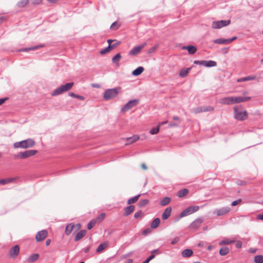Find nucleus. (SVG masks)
Segmentation results:
<instances>
[{
	"instance_id": "nucleus-1",
	"label": "nucleus",
	"mask_w": 263,
	"mask_h": 263,
	"mask_svg": "<svg viewBox=\"0 0 263 263\" xmlns=\"http://www.w3.org/2000/svg\"><path fill=\"white\" fill-rule=\"evenodd\" d=\"M234 118L239 121H243L247 118L248 115L246 110L241 109V106L234 107Z\"/></svg>"
},
{
	"instance_id": "nucleus-2",
	"label": "nucleus",
	"mask_w": 263,
	"mask_h": 263,
	"mask_svg": "<svg viewBox=\"0 0 263 263\" xmlns=\"http://www.w3.org/2000/svg\"><path fill=\"white\" fill-rule=\"evenodd\" d=\"M35 144L34 141L32 139H28L25 140H23L20 142H17L14 143V147L22 148H28L32 147Z\"/></svg>"
},
{
	"instance_id": "nucleus-3",
	"label": "nucleus",
	"mask_w": 263,
	"mask_h": 263,
	"mask_svg": "<svg viewBox=\"0 0 263 263\" xmlns=\"http://www.w3.org/2000/svg\"><path fill=\"white\" fill-rule=\"evenodd\" d=\"M73 85V83H68L65 85H62L60 87L57 88L54 90H53L51 95L52 96H56L60 95L63 93L64 92L67 91L69 90Z\"/></svg>"
},
{
	"instance_id": "nucleus-4",
	"label": "nucleus",
	"mask_w": 263,
	"mask_h": 263,
	"mask_svg": "<svg viewBox=\"0 0 263 263\" xmlns=\"http://www.w3.org/2000/svg\"><path fill=\"white\" fill-rule=\"evenodd\" d=\"M120 91V88H114L106 90L104 93L103 98L105 100H109L116 97Z\"/></svg>"
},
{
	"instance_id": "nucleus-5",
	"label": "nucleus",
	"mask_w": 263,
	"mask_h": 263,
	"mask_svg": "<svg viewBox=\"0 0 263 263\" xmlns=\"http://www.w3.org/2000/svg\"><path fill=\"white\" fill-rule=\"evenodd\" d=\"M37 153L36 150H28L23 152H20L14 156L15 158L25 159L28 157L34 156Z\"/></svg>"
},
{
	"instance_id": "nucleus-6",
	"label": "nucleus",
	"mask_w": 263,
	"mask_h": 263,
	"mask_svg": "<svg viewBox=\"0 0 263 263\" xmlns=\"http://www.w3.org/2000/svg\"><path fill=\"white\" fill-rule=\"evenodd\" d=\"M199 209V207L198 205H193L189 206L180 213V216L181 217H183L191 215L198 211Z\"/></svg>"
},
{
	"instance_id": "nucleus-7",
	"label": "nucleus",
	"mask_w": 263,
	"mask_h": 263,
	"mask_svg": "<svg viewBox=\"0 0 263 263\" xmlns=\"http://www.w3.org/2000/svg\"><path fill=\"white\" fill-rule=\"evenodd\" d=\"M139 100L138 99H134L128 101L121 109L123 112H126L135 107L138 103Z\"/></svg>"
},
{
	"instance_id": "nucleus-8",
	"label": "nucleus",
	"mask_w": 263,
	"mask_h": 263,
	"mask_svg": "<svg viewBox=\"0 0 263 263\" xmlns=\"http://www.w3.org/2000/svg\"><path fill=\"white\" fill-rule=\"evenodd\" d=\"M146 45V43H143L141 45L135 47L129 52L130 55H136L138 54L141 50Z\"/></svg>"
},
{
	"instance_id": "nucleus-9",
	"label": "nucleus",
	"mask_w": 263,
	"mask_h": 263,
	"mask_svg": "<svg viewBox=\"0 0 263 263\" xmlns=\"http://www.w3.org/2000/svg\"><path fill=\"white\" fill-rule=\"evenodd\" d=\"M20 253V247L18 245H15L12 247L9 252V257L11 258H15Z\"/></svg>"
},
{
	"instance_id": "nucleus-10",
	"label": "nucleus",
	"mask_w": 263,
	"mask_h": 263,
	"mask_svg": "<svg viewBox=\"0 0 263 263\" xmlns=\"http://www.w3.org/2000/svg\"><path fill=\"white\" fill-rule=\"evenodd\" d=\"M47 234L48 232L45 230L38 232L35 236L36 241L40 242L43 240L47 237Z\"/></svg>"
},
{
	"instance_id": "nucleus-11",
	"label": "nucleus",
	"mask_w": 263,
	"mask_h": 263,
	"mask_svg": "<svg viewBox=\"0 0 263 263\" xmlns=\"http://www.w3.org/2000/svg\"><path fill=\"white\" fill-rule=\"evenodd\" d=\"M231 23V21L229 20H221L219 21L215 22V28L220 29L222 27L229 25Z\"/></svg>"
},
{
	"instance_id": "nucleus-12",
	"label": "nucleus",
	"mask_w": 263,
	"mask_h": 263,
	"mask_svg": "<svg viewBox=\"0 0 263 263\" xmlns=\"http://www.w3.org/2000/svg\"><path fill=\"white\" fill-rule=\"evenodd\" d=\"M237 39L236 36L233 37L229 39H219L215 40V43L219 44H229Z\"/></svg>"
},
{
	"instance_id": "nucleus-13",
	"label": "nucleus",
	"mask_w": 263,
	"mask_h": 263,
	"mask_svg": "<svg viewBox=\"0 0 263 263\" xmlns=\"http://www.w3.org/2000/svg\"><path fill=\"white\" fill-rule=\"evenodd\" d=\"M231 210L230 208L228 206L223 207L219 209H217L215 211L216 214L217 216H223L228 213Z\"/></svg>"
},
{
	"instance_id": "nucleus-14",
	"label": "nucleus",
	"mask_w": 263,
	"mask_h": 263,
	"mask_svg": "<svg viewBox=\"0 0 263 263\" xmlns=\"http://www.w3.org/2000/svg\"><path fill=\"white\" fill-rule=\"evenodd\" d=\"M213 109L212 107L209 106H201L192 109V112L195 114L199 113L202 111H210Z\"/></svg>"
},
{
	"instance_id": "nucleus-15",
	"label": "nucleus",
	"mask_w": 263,
	"mask_h": 263,
	"mask_svg": "<svg viewBox=\"0 0 263 263\" xmlns=\"http://www.w3.org/2000/svg\"><path fill=\"white\" fill-rule=\"evenodd\" d=\"M202 221L200 219H197L190 225V229L193 230H197L201 224Z\"/></svg>"
},
{
	"instance_id": "nucleus-16",
	"label": "nucleus",
	"mask_w": 263,
	"mask_h": 263,
	"mask_svg": "<svg viewBox=\"0 0 263 263\" xmlns=\"http://www.w3.org/2000/svg\"><path fill=\"white\" fill-rule=\"evenodd\" d=\"M220 103L221 104L227 105L234 104V97L222 98L220 100Z\"/></svg>"
},
{
	"instance_id": "nucleus-17",
	"label": "nucleus",
	"mask_w": 263,
	"mask_h": 263,
	"mask_svg": "<svg viewBox=\"0 0 263 263\" xmlns=\"http://www.w3.org/2000/svg\"><path fill=\"white\" fill-rule=\"evenodd\" d=\"M251 99L250 97H234V103H239L240 102H243L247 101Z\"/></svg>"
},
{
	"instance_id": "nucleus-18",
	"label": "nucleus",
	"mask_w": 263,
	"mask_h": 263,
	"mask_svg": "<svg viewBox=\"0 0 263 263\" xmlns=\"http://www.w3.org/2000/svg\"><path fill=\"white\" fill-rule=\"evenodd\" d=\"M172 212V208L171 207L167 208L162 214V218L163 220L167 219L171 215Z\"/></svg>"
},
{
	"instance_id": "nucleus-19",
	"label": "nucleus",
	"mask_w": 263,
	"mask_h": 263,
	"mask_svg": "<svg viewBox=\"0 0 263 263\" xmlns=\"http://www.w3.org/2000/svg\"><path fill=\"white\" fill-rule=\"evenodd\" d=\"M108 246V242H104L103 243H101L96 250V252L98 253H101L103 251H104L105 249H106Z\"/></svg>"
},
{
	"instance_id": "nucleus-20",
	"label": "nucleus",
	"mask_w": 263,
	"mask_h": 263,
	"mask_svg": "<svg viewBox=\"0 0 263 263\" xmlns=\"http://www.w3.org/2000/svg\"><path fill=\"white\" fill-rule=\"evenodd\" d=\"M182 49L187 50L189 53L191 54H194L197 51V48L195 46L192 45L183 46Z\"/></svg>"
},
{
	"instance_id": "nucleus-21",
	"label": "nucleus",
	"mask_w": 263,
	"mask_h": 263,
	"mask_svg": "<svg viewBox=\"0 0 263 263\" xmlns=\"http://www.w3.org/2000/svg\"><path fill=\"white\" fill-rule=\"evenodd\" d=\"M189 193V190L186 189H183L179 190L177 193V196L179 198H182L186 196Z\"/></svg>"
},
{
	"instance_id": "nucleus-22",
	"label": "nucleus",
	"mask_w": 263,
	"mask_h": 263,
	"mask_svg": "<svg viewBox=\"0 0 263 263\" xmlns=\"http://www.w3.org/2000/svg\"><path fill=\"white\" fill-rule=\"evenodd\" d=\"M86 233L85 230H81L74 237V240L77 241L82 238L86 235Z\"/></svg>"
},
{
	"instance_id": "nucleus-23",
	"label": "nucleus",
	"mask_w": 263,
	"mask_h": 263,
	"mask_svg": "<svg viewBox=\"0 0 263 263\" xmlns=\"http://www.w3.org/2000/svg\"><path fill=\"white\" fill-rule=\"evenodd\" d=\"M16 180V178H8L6 179H3L0 180V184L5 185L12 182H14Z\"/></svg>"
},
{
	"instance_id": "nucleus-24",
	"label": "nucleus",
	"mask_w": 263,
	"mask_h": 263,
	"mask_svg": "<svg viewBox=\"0 0 263 263\" xmlns=\"http://www.w3.org/2000/svg\"><path fill=\"white\" fill-rule=\"evenodd\" d=\"M74 224L73 223H69L68 224L65 228V234L67 235H69L73 230H74Z\"/></svg>"
},
{
	"instance_id": "nucleus-25",
	"label": "nucleus",
	"mask_w": 263,
	"mask_h": 263,
	"mask_svg": "<svg viewBox=\"0 0 263 263\" xmlns=\"http://www.w3.org/2000/svg\"><path fill=\"white\" fill-rule=\"evenodd\" d=\"M135 209V206L134 205H129L128 206H127L125 209L124 215L125 216H128L130 215L134 211Z\"/></svg>"
},
{
	"instance_id": "nucleus-26",
	"label": "nucleus",
	"mask_w": 263,
	"mask_h": 263,
	"mask_svg": "<svg viewBox=\"0 0 263 263\" xmlns=\"http://www.w3.org/2000/svg\"><path fill=\"white\" fill-rule=\"evenodd\" d=\"M256 77L255 76H248V77H246L239 78V79H237V81L238 82H244V81H250V80H255L256 79Z\"/></svg>"
},
{
	"instance_id": "nucleus-27",
	"label": "nucleus",
	"mask_w": 263,
	"mask_h": 263,
	"mask_svg": "<svg viewBox=\"0 0 263 263\" xmlns=\"http://www.w3.org/2000/svg\"><path fill=\"white\" fill-rule=\"evenodd\" d=\"M193 251L191 249H185L181 253L182 256L183 257H189L192 255Z\"/></svg>"
},
{
	"instance_id": "nucleus-28",
	"label": "nucleus",
	"mask_w": 263,
	"mask_h": 263,
	"mask_svg": "<svg viewBox=\"0 0 263 263\" xmlns=\"http://www.w3.org/2000/svg\"><path fill=\"white\" fill-rule=\"evenodd\" d=\"M160 219L159 218H155L151 223V227L152 229L157 228L160 224Z\"/></svg>"
},
{
	"instance_id": "nucleus-29",
	"label": "nucleus",
	"mask_w": 263,
	"mask_h": 263,
	"mask_svg": "<svg viewBox=\"0 0 263 263\" xmlns=\"http://www.w3.org/2000/svg\"><path fill=\"white\" fill-rule=\"evenodd\" d=\"M143 71L144 68L143 67H139L132 72V74L137 76L141 74Z\"/></svg>"
},
{
	"instance_id": "nucleus-30",
	"label": "nucleus",
	"mask_w": 263,
	"mask_h": 263,
	"mask_svg": "<svg viewBox=\"0 0 263 263\" xmlns=\"http://www.w3.org/2000/svg\"><path fill=\"white\" fill-rule=\"evenodd\" d=\"M39 255L38 254H33L30 256L28 257L27 258V261L28 262H32L33 261H35L39 258Z\"/></svg>"
},
{
	"instance_id": "nucleus-31",
	"label": "nucleus",
	"mask_w": 263,
	"mask_h": 263,
	"mask_svg": "<svg viewBox=\"0 0 263 263\" xmlns=\"http://www.w3.org/2000/svg\"><path fill=\"white\" fill-rule=\"evenodd\" d=\"M229 252V249L227 247H222L219 250V254L221 256L227 255Z\"/></svg>"
},
{
	"instance_id": "nucleus-32",
	"label": "nucleus",
	"mask_w": 263,
	"mask_h": 263,
	"mask_svg": "<svg viewBox=\"0 0 263 263\" xmlns=\"http://www.w3.org/2000/svg\"><path fill=\"white\" fill-rule=\"evenodd\" d=\"M171 198L168 197H164L162 199V200L160 201V204L162 206H165L171 202Z\"/></svg>"
},
{
	"instance_id": "nucleus-33",
	"label": "nucleus",
	"mask_w": 263,
	"mask_h": 263,
	"mask_svg": "<svg viewBox=\"0 0 263 263\" xmlns=\"http://www.w3.org/2000/svg\"><path fill=\"white\" fill-rule=\"evenodd\" d=\"M190 69L191 68H190L182 69L179 73V76L181 77H186L190 71Z\"/></svg>"
},
{
	"instance_id": "nucleus-34",
	"label": "nucleus",
	"mask_w": 263,
	"mask_h": 263,
	"mask_svg": "<svg viewBox=\"0 0 263 263\" xmlns=\"http://www.w3.org/2000/svg\"><path fill=\"white\" fill-rule=\"evenodd\" d=\"M139 139V136L135 135L132 137H129L127 139V144H132Z\"/></svg>"
},
{
	"instance_id": "nucleus-35",
	"label": "nucleus",
	"mask_w": 263,
	"mask_h": 263,
	"mask_svg": "<svg viewBox=\"0 0 263 263\" xmlns=\"http://www.w3.org/2000/svg\"><path fill=\"white\" fill-rule=\"evenodd\" d=\"M254 261L255 263H263V255H256L254 257Z\"/></svg>"
},
{
	"instance_id": "nucleus-36",
	"label": "nucleus",
	"mask_w": 263,
	"mask_h": 263,
	"mask_svg": "<svg viewBox=\"0 0 263 263\" xmlns=\"http://www.w3.org/2000/svg\"><path fill=\"white\" fill-rule=\"evenodd\" d=\"M202 65L206 67H213L214 66V61L203 60Z\"/></svg>"
},
{
	"instance_id": "nucleus-37",
	"label": "nucleus",
	"mask_w": 263,
	"mask_h": 263,
	"mask_svg": "<svg viewBox=\"0 0 263 263\" xmlns=\"http://www.w3.org/2000/svg\"><path fill=\"white\" fill-rule=\"evenodd\" d=\"M140 195H141L140 194H139L137 196H135L134 197H132L131 198L127 200V203L128 204H130L132 203H135L138 200V199L140 197Z\"/></svg>"
},
{
	"instance_id": "nucleus-38",
	"label": "nucleus",
	"mask_w": 263,
	"mask_h": 263,
	"mask_svg": "<svg viewBox=\"0 0 263 263\" xmlns=\"http://www.w3.org/2000/svg\"><path fill=\"white\" fill-rule=\"evenodd\" d=\"M121 56L120 53H117L112 59V61L114 63L118 64L119 61L121 60Z\"/></svg>"
},
{
	"instance_id": "nucleus-39",
	"label": "nucleus",
	"mask_w": 263,
	"mask_h": 263,
	"mask_svg": "<svg viewBox=\"0 0 263 263\" xmlns=\"http://www.w3.org/2000/svg\"><path fill=\"white\" fill-rule=\"evenodd\" d=\"M29 2V0H21L17 4V6L18 7L22 8L25 7Z\"/></svg>"
},
{
	"instance_id": "nucleus-40",
	"label": "nucleus",
	"mask_w": 263,
	"mask_h": 263,
	"mask_svg": "<svg viewBox=\"0 0 263 263\" xmlns=\"http://www.w3.org/2000/svg\"><path fill=\"white\" fill-rule=\"evenodd\" d=\"M149 203V200L147 199L141 200L138 203V205L140 208H142L146 205Z\"/></svg>"
},
{
	"instance_id": "nucleus-41",
	"label": "nucleus",
	"mask_w": 263,
	"mask_h": 263,
	"mask_svg": "<svg viewBox=\"0 0 263 263\" xmlns=\"http://www.w3.org/2000/svg\"><path fill=\"white\" fill-rule=\"evenodd\" d=\"M43 47V45H40V46H32L31 47H30V48H24L22 50H21V51H29V50H36V49H37L41 47Z\"/></svg>"
},
{
	"instance_id": "nucleus-42",
	"label": "nucleus",
	"mask_w": 263,
	"mask_h": 263,
	"mask_svg": "<svg viewBox=\"0 0 263 263\" xmlns=\"http://www.w3.org/2000/svg\"><path fill=\"white\" fill-rule=\"evenodd\" d=\"M235 240H229L228 239H225L223 240L222 241H220L219 243V245H230L233 242H234Z\"/></svg>"
},
{
	"instance_id": "nucleus-43",
	"label": "nucleus",
	"mask_w": 263,
	"mask_h": 263,
	"mask_svg": "<svg viewBox=\"0 0 263 263\" xmlns=\"http://www.w3.org/2000/svg\"><path fill=\"white\" fill-rule=\"evenodd\" d=\"M69 96L70 97H71L78 98V99H79L80 100H83L85 99L83 96H80V95H76L73 92H70L69 93Z\"/></svg>"
},
{
	"instance_id": "nucleus-44",
	"label": "nucleus",
	"mask_w": 263,
	"mask_h": 263,
	"mask_svg": "<svg viewBox=\"0 0 263 263\" xmlns=\"http://www.w3.org/2000/svg\"><path fill=\"white\" fill-rule=\"evenodd\" d=\"M144 215L143 212L142 211H139L136 212L134 214V217L136 219L142 218Z\"/></svg>"
},
{
	"instance_id": "nucleus-45",
	"label": "nucleus",
	"mask_w": 263,
	"mask_h": 263,
	"mask_svg": "<svg viewBox=\"0 0 263 263\" xmlns=\"http://www.w3.org/2000/svg\"><path fill=\"white\" fill-rule=\"evenodd\" d=\"M97 220H92L90 221L87 224V229L88 230L91 229L97 223Z\"/></svg>"
},
{
	"instance_id": "nucleus-46",
	"label": "nucleus",
	"mask_w": 263,
	"mask_h": 263,
	"mask_svg": "<svg viewBox=\"0 0 263 263\" xmlns=\"http://www.w3.org/2000/svg\"><path fill=\"white\" fill-rule=\"evenodd\" d=\"M159 132V127L158 126L157 127L152 128L149 131V133L151 135H155V134H157V133H158Z\"/></svg>"
},
{
	"instance_id": "nucleus-47",
	"label": "nucleus",
	"mask_w": 263,
	"mask_h": 263,
	"mask_svg": "<svg viewBox=\"0 0 263 263\" xmlns=\"http://www.w3.org/2000/svg\"><path fill=\"white\" fill-rule=\"evenodd\" d=\"M111 50V45H109L107 47L100 51L101 54H104L108 52Z\"/></svg>"
},
{
	"instance_id": "nucleus-48",
	"label": "nucleus",
	"mask_w": 263,
	"mask_h": 263,
	"mask_svg": "<svg viewBox=\"0 0 263 263\" xmlns=\"http://www.w3.org/2000/svg\"><path fill=\"white\" fill-rule=\"evenodd\" d=\"M104 218H105V214L102 213L98 216L97 219H96V220H97V222H99L102 221L104 219Z\"/></svg>"
},
{
	"instance_id": "nucleus-49",
	"label": "nucleus",
	"mask_w": 263,
	"mask_h": 263,
	"mask_svg": "<svg viewBox=\"0 0 263 263\" xmlns=\"http://www.w3.org/2000/svg\"><path fill=\"white\" fill-rule=\"evenodd\" d=\"M155 257V254H152L149 256L145 260H144L142 263H148L149 261L152 259H154Z\"/></svg>"
},
{
	"instance_id": "nucleus-50",
	"label": "nucleus",
	"mask_w": 263,
	"mask_h": 263,
	"mask_svg": "<svg viewBox=\"0 0 263 263\" xmlns=\"http://www.w3.org/2000/svg\"><path fill=\"white\" fill-rule=\"evenodd\" d=\"M118 27L119 25L116 22L113 23L110 26V28L113 30H117L118 28Z\"/></svg>"
},
{
	"instance_id": "nucleus-51",
	"label": "nucleus",
	"mask_w": 263,
	"mask_h": 263,
	"mask_svg": "<svg viewBox=\"0 0 263 263\" xmlns=\"http://www.w3.org/2000/svg\"><path fill=\"white\" fill-rule=\"evenodd\" d=\"M158 46V45H156V46L155 47H153L152 48H151L148 50V53H152L153 52H154L156 50V48H157Z\"/></svg>"
},
{
	"instance_id": "nucleus-52",
	"label": "nucleus",
	"mask_w": 263,
	"mask_h": 263,
	"mask_svg": "<svg viewBox=\"0 0 263 263\" xmlns=\"http://www.w3.org/2000/svg\"><path fill=\"white\" fill-rule=\"evenodd\" d=\"M241 202V199H239L237 200H235L232 202V206H236Z\"/></svg>"
},
{
	"instance_id": "nucleus-53",
	"label": "nucleus",
	"mask_w": 263,
	"mask_h": 263,
	"mask_svg": "<svg viewBox=\"0 0 263 263\" xmlns=\"http://www.w3.org/2000/svg\"><path fill=\"white\" fill-rule=\"evenodd\" d=\"M74 232H77L81 228V225L80 223H78L76 225L74 224Z\"/></svg>"
},
{
	"instance_id": "nucleus-54",
	"label": "nucleus",
	"mask_w": 263,
	"mask_h": 263,
	"mask_svg": "<svg viewBox=\"0 0 263 263\" xmlns=\"http://www.w3.org/2000/svg\"><path fill=\"white\" fill-rule=\"evenodd\" d=\"M74 232H77L81 228V225L80 223H78L76 225L74 224Z\"/></svg>"
},
{
	"instance_id": "nucleus-55",
	"label": "nucleus",
	"mask_w": 263,
	"mask_h": 263,
	"mask_svg": "<svg viewBox=\"0 0 263 263\" xmlns=\"http://www.w3.org/2000/svg\"><path fill=\"white\" fill-rule=\"evenodd\" d=\"M179 240V238L178 237H175L172 241L171 243L172 245H175L177 243Z\"/></svg>"
},
{
	"instance_id": "nucleus-56",
	"label": "nucleus",
	"mask_w": 263,
	"mask_h": 263,
	"mask_svg": "<svg viewBox=\"0 0 263 263\" xmlns=\"http://www.w3.org/2000/svg\"><path fill=\"white\" fill-rule=\"evenodd\" d=\"M42 0H31V3L33 5H38L42 2Z\"/></svg>"
},
{
	"instance_id": "nucleus-57",
	"label": "nucleus",
	"mask_w": 263,
	"mask_h": 263,
	"mask_svg": "<svg viewBox=\"0 0 263 263\" xmlns=\"http://www.w3.org/2000/svg\"><path fill=\"white\" fill-rule=\"evenodd\" d=\"M168 126L170 127H176V126H178V123L170 122L168 123Z\"/></svg>"
},
{
	"instance_id": "nucleus-58",
	"label": "nucleus",
	"mask_w": 263,
	"mask_h": 263,
	"mask_svg": "<svg viewBox=\"0 0 263 263\" xmlns=\"http://www.w3.org/2000/svg\"><path fill=\"white\" fill-rule=\"evenodd\" d=\"M242 247V242L240 241H238L236 243V247L237 248H240Z\"/></svg>"
},
{
	"instance_id": "nucleus-59",
	"label": "nucleus",
	"mask_w": 263,
	"mask_h": 263,
	"mask_svg": "<svg viewBox=\"0 0 263 263\" xmlns=\"http://www.w3.org/2000/svg\"><path fill=\"white\" fill-rule=\"evenodd\" d=\"M202 62H203V60L202 61H195L194 62V63L195 64H197V65H202Z\"/></svg>"
},
{
	"instance_id": "nucleus-60",
	"label": "nucleus",
	"mask_w": 263,
	"mask_h": 263,
	"mask_svg": "<svg viewBox=\"0 0 263 263\" xmlns=\"http://www.w3.org/2000/svg\"><path fill=\"white\" fill-rule=\"evenodd\" d=\"M7 100V98L0 99V105L3 104Z\"/></svg>"
},
{
	"instance_id": "nucleus-61",
	"label": "nucleus",
	"mask_w": 263,
	"mask_h": 263,
	"mask_svg": "<svg viewBox=\"0 0 263 263\" xmlns=\"http://www.w3.org/2000/svg\"><path fill=\"white\" fill-rule=\"evenodd\" d=\"M167 122H167V121H163V122H159V123H158V126L160 127V126H162V125H164V124H165L167 123Z\"/></svg>"
},
{
	"instance_id": "nucleus-62",
	"label": "nucleus",
	"mask_w": 263,
	"mask_h": 263,
	"mask_svg": "<svg viewBox=\"0 0 263 263\" xmlns=\"http://www.w3.org/2000/svg\"><path fill=\"white\" fill-rule=\"evenodd\" d=\"M155 253L159 254L160 252H159V250L156 249V250H154L152 251V254H154Z\"/></svg>"
},
{
	"instance_id": "nucleus-63",
	"label": "nucleus",
	"mask_w": 263,
	"mask_h": 263,
	"mask_svg": "<svg viewBox=\"0 0 263 263\" xmlns=\"http://www.w3.org/2000/svg\"><path fill=\"white\" fill-rule=\"evenodd\" d=\"M141 167H142L143 170H147V166H146V164H145V163H142V164H141Z\"/></svg>"
},
{
	"instance_id": "nucleus-64",
	"label": "nucleus",
	"mask_w": 263,
	"mask_h": 263,
	"mask_svg": "<svg viewBox=\"0 0 263 263\" xmlns=\"http://www.w3.org/2000/svg\"><path fill=\"white\" fill-rule=\"evenodd\" d=\"M173 119L174 120H176V121H180V118L177 117V116H174L173 117Z\"/></svg>"
}]
</instances>
